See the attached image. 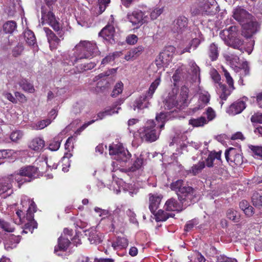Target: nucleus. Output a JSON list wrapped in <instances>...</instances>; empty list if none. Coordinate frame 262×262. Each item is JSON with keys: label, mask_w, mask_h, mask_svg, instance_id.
Listing matches in <instances>:
<instances>
[{"label": "nucleus", "mask_w": 262, "mask_h": 262, "mask_svg": "<svg viewBox=\"0 0 262 262\" xmlns=\"http://www.w3.org/2000/svg\"><path fill=\"white\" fill-rule=\"evenodd\" d=\"M74 51L72 55H69V61L66 62L70 66L74 65L79 59L91 58L99 53L96 44L87 40L80 41L75 47Z\"/></svg>", "instance_id": "nucleus-1"}, {"label": "nucleus", "mask_w": 262, "mask_h": 262, "mask_svg": "<svg viewBox=\"0 0 262 262\" xmlns=\"http://www.w3.org/2000/svg\"><path fill=\"white\" fill-rule=\"evenodd\" d=\"M184 181H173L170 188L174 191L180 201L185 205H189L195 201L196 192L193 188L183 183Z\"/></svg>", "instance_id": "nucleus-2"}, {"label": "nucleus", "mask_w": 262, "mask_h": 262, "mask_svg": "<svg viewBox=\"0 0 262 262\" xmlns=\"http://www.w3.org/2000/svg\"><path fill=\"white\" fill-rule=\"evenodd\" d=\"M189 90L185 86L181 89L179 96L170 94L164 101V107L165 110H170L176 108L183 109L188 105V96Z\"/></svg>", "instance_id": "nucleus-3"}, {"label": "nucleus", "mask_w": 262, "mask_h": 262, "mask_svg": "<svg viewBox=\"0 0 262 262\" xmlns=\"http://www.w3.org/2000/svg\"><path fill=\"white\" fill-rule=\"evenodd\" d=\"M160 77L157 78L151 84L146 93L136 99L133 104V108L134 111L137 110L139 111V110L148 107L149 105V100L152 98L153 95L160 84Z\"/></svg>", "instance_id": "nucleus-4"}, {"label": "nucleus", "mask_w": 262, "mask_h": 262, "mask_svg": "<svg viewBox=\"0 0 262 262\" xmlns=\"http://www.w3.org/2000/svg\"><path fill=\"white\" fill-rule=\"evenodd\" d=\"M156 124L153 120H148L145 126L138 130L140 138L143 141L152 142L156 141L159 136L156 129Z\"/></svg>", "instance_id": "nucleus-5"}, {"label": "nucleus", "mask_w": 262, "mask_h": 262, "mask_svg": "<svg viewBox=\"0 0 262 262\" xmlns=\"http://www.w3.org/2000/svg\"><path fill=\"white\" fill-rule=\"evenodd\" d=\"M39 174L40 171L37 167L27 165L22 166L18 170L10 174L8 178L10 179H16L17 176H20L26 177L30 179H36L38 178Z\"/></svg>", "instance_id": "nucleus-6"}, {"label": "nucleus", "mask_w": 262, "mask_h": 262, "mask_svg": "<svg viewBox=\"0 0 262 262\" xmlns=\"http://www.w3.org/2000/svg\"><path fill=\"white\" fill-rule=\"evenodd\" d=\"M109 152L114 156V159L120 163H126L130 158V154L121 144H113L110 146Z\"/></svg>", "instance_id": "nucleus-7"}, {"label": "nucleus", "mask_w": 262, "mask_h": 262, "mask_svg": "<svg viewBox=\"0 0 262 262\" xmlns=\"http://www.w3.org/2000/svg\"><path fill=\"white\" fill-rule=\"evenodd\" d=\"M198 13L203 15H213L219 11V6L215 0H198Z\"/></svg>", "instance_id": "nucleus-8"}, {"label": "nucleus", "mask_w": 262, "mask_h": 262, "mask_svg": "<svg viewBox=\"0 0 262 262\" xmlns=\"http://www.w3.org/2000/svg\"><path fill=\"white\" fill-rule=\"evenodd\" d=\"M41 14L43 17H46L48 19V23L53 28V29L57 33L59 37L62 38L63 35V32L62 27L58 21L56 19L55 15L50 10L46 14L43 8H41Z\"/></svg>", "instance_id": "nucleus-9"}, {"label": "nucleus", "mask_w": 262, "mask_h": 262, "mask_svg": "<svg viewBox=\"0 0 262 262\" xmlns=\"http://www.w3.org/2000/svg\"><path fill=\"white\" fill-rule=\"evenodd\" d=\"M225 155L226 159L228 162L234 163L235 165H241L243 162L241 151L235 148L231 147L226 150Z\"/></svg>", "instance_id": "nucleus-10"}, {"label": "nucleus", "mask_w": 262, "mask_h": 262, "mask_svg": "<svg viewBox=\"0 0 262 262\" xmlns=\"http://www.w3.org/2000/svg\"><path fill=\"white\" fill-rule=\"evenodd\" d=\"M187 28V18L185 16H180L174 20L171 30L174 33L181 34L185 31Z\"/></svg>", "instance_id": "nucleus-11"}, {"label": "nucleus", "mask_w": 262, "mask_h": 262, "mask_svg": "<svg viewBox=\"0 0 262 262\" xmlns=\"http://www.w3.org/2000/svg\"><path fill=\"white\" fill-rule=\"evenodd\" d=\"M43 30L46 33L50 49L51 50L56 49L59 45L61 40L63 39V36L62 38L59 37V36L58 37L49 28L44 27Z\"/></svg>", "instance_id": "nucleus-12"}, {"label": "nucleus", "mask_w": 262, "mask_h": 262, "mask_svg": "<svg viewBox=\"0 0 262 262\" xmlns=\"http://www.w3.org/2000/svg\"><path fill=\"white\" fill-rule=\"evenodd\" d=\"M233 17L242 25L252 18L251 15L241 7H237L234 9Z\"/></svg>", "instance_id": "nucleus-13"}, {"label": "nucleus", "mask_w": 262, "mask_h": 262, "mask_svg": "<svg viewBox=\"0 0 262 262\" xmlns=\"http://www.w3.org/2000/svg\"><path fill=\"white\" fill-rule=\"evenodd\" d=\"M108 183L106 185L108 188L113 190L115 193L118 194L120 192L121 189L124 191L132 190L133 188L132 184H130V187L128 184L125 181H107Z\"/></svg>", "instance_id": "nucleus-14"}, {"label": "nucleus", "mask_w": 262, "mask_h": 262, "mask_svg": "<svg viewBox=\"0 0 262 262\" xmlns=\"http://www.w3.org/2000/svg\"><path fill=\"white\" fill-rule=\"evenodd\" d=\"M172 60V55L167 51L161 52L155 59V63L158 68L167 67Z\"/></svg>", "instance_id": "nucleus-15"}, {"label": "nucleus", "mask_w": 262, "mask_h": 262, "mask_svg": "<svg viewBox=\"0 0 262 262\" xmlns=\"http://www.w3.org/2000/svg\"><path fill=\"white\" fill-rule=\"evenodd\" d=\"M243 25L244 26V29L246 30V34H245L246 38L251 37L259 31L260 28L259 24L257 21H253L252 18Z\"/></svg>", "instance_id": "nucleus-16"}, {"label": "nucleus", "mask_w": 262, "mask_h": 262, "mask_svg": "<svg viewBox=\"0 0 262 262\" xmlns=\"http://www.w3.org/2000/svg\"><path fill=\"white\" fill-rule=\"evenodd\" d=\"M34 213L27 210L25 217L28 223L25 224L22 233H27L28 231L32 233L33 230L37 228V223L34 220Z\"/></svg>", "instance_id": "nucleus-17"}, {"label": "nucleus", "mask_w": 262, "mask_h": 262, "mask_svg": "<svg viewBox=\"0 0 262 262\" xmlns=\"http://www.w3.org/2000/svg\"><path fill=\"white\" fill-rule=\"evenodd\" d=\"M144 15L141 11H134L127 15V18L133 25L136 26V28H138L143 23Z\"/></svg>", "instance_id": "nucleus-18"}, {"label": "nucleus", "mask_w": 262, "mask_h": 262, "mask_svg": "<svg viewBox=\"0 0 262 262\" xmlns=\"http://www.w3.org/2000/svg\"><path fill=\"white\" fill-rule=\"evenodd\" d=\"M114 34L115 28L113 26L111 25L105 26L99 33L100 36H102L105 40L112 44L115 42Z\"/></svg>", "instance_id": "nucleus-19"}, {"label": "nucleus", "mask_w": 262, "mask_h": 262, "mask_svg": "<svg viewBox=\"0 0 262 262\" xmlns=\"http://www.w3.org/2000/svg\"><path fill=\"white\" fill-rule=\"evenodd\" d=\"M245 102L243 100H237L233 103L227 109V112L231 115H235L241 113L246 108Z\"/></svg>", "instance_id": "nucleus-20"}, {"label": "nucleus", "mask_w": 262, "mask_h": 262, "mask_svg": "<svg viewBox=\"0 0 262 262\" xmlns=\"http://www.w3.org/2000/svg\"><path fill=\"white\" fill-rule=\"evenodd\" d=\"M238 34V27L235 26H230L228 29L221 31L220 33V36L224 41L237 37Z\"/></svg>", "instance_id": "nucleus-21"}, {"label": "nucleus", "mask_w": 262, "mask_h": 262, "mask_svg": "<svg viewBox=\"0 0 262 262\" xmlns=\"http://www.w3.org/2000/svg\"><path fill=\"white\" fill-rule=\"evenodd\" d=\"M225 41V43L229 47H231L235 49H237L242 52H244V49L243 46L244 45V40L240 37L237 36L227 39Z\"/></svg>", "instance_id": "nucleus-22"}, {"label": "nucleus", "mask_w": 262, "mask_h": 262, "mask_svg": "<svg viewBox=\"0 0 262 262\" xmlns=\"http://www.w3.org/2000/svg\"><path fill=\"white\" fill-rule=\"evenodd\" d=\"M70 244V239L68 237H64L61 235L58 239V245L55 247L54 252L57 253L58 255H60L59 253H57L59 251H66Z\"/></svg>", "instance_id": "nucleus-23"}, {"label": "nucleus", "mask_w": 262, "mask_h": 262, "mask_svg": "<svg viewBox=\"0 0 262 262\" xmlns=\"http://www.w3.org/2000/svg\"><path fill=\"white\" fill-rule=\"evenodd\" d=\"M144 48L142 46L134 48L129 50L124 56V59L127 60H133L139 57L143 52Z\"/></svg>", "instance_id": "nucleus-24"}, {"label": "nucleus", "mask_w": 262, "mask_h": 262, "mask_svg": "<svg viewBox=\"0 0 262 262\" xmlns=\"http://www.w3.org/2000/svg\"><path fill=\"white\" fill-rule=\"evenodd\" d=\"M88 239L92 244H99L102 241L103 235L95 229H92L89 232Z\"/></svg>", "instance_id": "nucleus-25"}, {"label": "nucleus", "mask_w": 262, "mask_h": 262, "mask_svg": "<svg viewBox=\"0 0 262 262\" xmlns=\"http://www.w3.org/2000/svg\"><path fill=\"white\" fill-rule=\"evenodd\" d=\"M161 201V197L160 196L149 194V208L153 214H155V211L158 209Z\"/></svg>", "instance_id": "nucleus-26"}, {"label": "nucleus", "mask_w": 262, "mask_h": 262, "mask_svg": "<svg viewBox=\"0 0 262 262\" xmlns=\"http://www.w3.org/2000/svg\"><path fill=\"white\" fill-rule=\"evenodd\" d=\"M181 205L173 198L167 200L165 204V208L167 211H180L181 210Z\"/></svg>", "instance_id": "nucleus-27"}, {"label": "nucleus", "mask_w": 262, "mask_h": 262, "mask_svg": "<svg viewBox=\"0 0 262 262\" xmlns=\"http://www.w3.org/2000/svg\"><path fill=\"white\" fill-rule=\"evenodd\" d=\"M128 245V240L123 237H118L115 241L112 243V247L115 250L125 249Z\"/></svg>", "instance_id": "nucleus-28"}, {"label": "nucleus", "mask_w": 262, "mask_h": 262, "mask_svg": "<svg viewBox=\"0 0 262 262\" xmlns=\"http://www.w3.org/2000/svg\"><path fill=\"white\" fill-rule=\"evenodd\" d=\"M45 141L40 138L33 139L29 144V147L37 151H41L45 146Z\"/></svg>", "instance_id": "nucleus-29"}, {"label": "nucleus", "mask_w": 262, "mask_h": 262, "mask_svg": "<svg viewBox=\"0 0 262 262\" xmlns=\"http://www.w3.org/2000/svg\"><path fill=\"white\" fill-rule=\"evenodd\" d=\"M208 55L211 61H215L219 55V48L215 43H211L208 49Z\"/></svg>", "instance_id": "nucleus-30"}, {"label": "nucleus", "mask_w": 262, "mask_h": 262, "mask_svg": "<svg viewBox=\"0 0 262 262\" xmlns=\"http://www.w3.org/2000/svg\"><path fill=\"white\" fill-rule=\"evenodd\" d=\"M199 37H195L193 38L190 43V46L188 47H187L185 48L181 52V54L184 53L185 52H190V49L191 47H193L194 49H195L200 44V43L204 40V38L203 36V35L200 33L199 32Z\"/></svg>", "instance_id": "nucleus-31"}, {"label": "nucleus", "mask_w": 262, "mask_h": 262, "mask_svg": "<svg viewBox=\"0 0 262 262\" xmlns=\"http://www.w3.org/2000/svg\"><path fill=\"white\" fill-rule=\"evenodd\" d=\"M234 71L239 73L240 80L243 81V77L249 75L250 73V68L248 62H244L241 67H236V69H234Z\"/></svg>", "instance_id": "nucleus-32"}, {"label": "nucleus", "mask_w": 262, "mask_h": 262, "mask_svg": "<svg viewBox=\"0 0 262 262\" xmlns=\"http://www.w3.org/2000/svg\"><path fill=\"white\" fill-rule=\"evenodd\" d=\"M210 100V95L208 92L205 93H201L199 95V105L198 107L194 108V111H196L203 108L207 103H209Z\"/></svg>", "instance_id": "nucleus-33"}, {"label": "nucleus", "mask_w": 262, "mask_h": 262, "mask_svg": "<svg viewBox=\"0 0 262 262\" xmlns=\"http://www.w3.org/2000/svg\"><path fill=\"white\" fill-rule=\"evenodd\" d=\"M20 240V237L19 235L15 236L14 235H11L9 238V241L5 243V248L7 250L9 251L14 248H15L16 244L19 242Z\"/></svg>", "instance_id": "nucleus-34"}, {"label": "nucleus", "mask_w": 262, "mask_h": 262, "mask_svg": "<svg viewBox=\"0 0 262 262\" xmlns=\"http://www.w3.org/2000/svg\"><path fill=\"white\" fill-rule=\"evenodd\" d=\"M17 24L14 20H9L4 24L3 29L5 33L12 34L16 30Z\"/></svg>", "instance_id": "nucleus-35"}, {"label": "nucleus", "mask_w": 262, "mask_h": 262, "mask_svg": "<svg viewBox=\"0 0 262 262\" xmlns=\"http://www.w3.org/2000/svg\"><path fill=\"white\" fill-rule=\"evenodd\" d=\"M154 214L156 216V220L157 222L165 221L169 217H172L174 215L172 213H168L161 209L159 210L158 212Z\"/></svg>", "instance_id": "nucleus-36"}, {"label": "nucleus", "mask_w": 262, "mask_h": 262, "mask_svg": "<svg viewBox=\"0 0 262 262\" xmlns=\"http://www.w3.org/2000/svg\"><path fill=\"white\" fill-rule=\"evenodd\" d=\"M226 61L229 62L231 66L234 69H236L238 67L239 58V57L233 54H227L224 56Z\"/></svg>", "instance_id": "nucleus-37"}, {"label": "nucleus", "mask_w": 262, "mask_h": 262, "mask_svg": "<svg viewBox=\"0 0 262 262\" xmlns=\"http://www.w3.org/2000/svg\"><path fill=\"white\" fill-rule=\"evenodd\" d=\"M24 37L28 45L34 46L36 43V38L34 33L31 30H27L24 33Z\"/></svg>", "instance_id": "nucleus-38"}, {"label": "nucleus", "mask_w": 262, "mask_h": 262, "mask_svg": "<svg viewBox=\"0 0 262 262\" xmlns=\"http://www.w3.org/2000/svg\"><path fill=\"white\" fill-rule=\"evenodd\" d=\"M208 122L204 116H201L196 119H191L189 120V124L193 127H201Z\"/></svg>", "instance_id": "nucleus-39"}, {"label": "nucleus", "mask_w": 262, "mask_h": 262, "mask_svg": "<svg viewBox=\"0 0 262 262\" xmlns=\"http://www.w3.org/2000/svg\"><path fill=\"white\" fill-rule=\"evenodd\" d=\"M19 85L21 89L26 92H33L34 90L33 86L26 79H21L18 82Z\"/></svg>", "instance_id": "nucleus-40"}, {"label": "nucleus", "mask_w": 262, "mask_h": 262, "mask_svg": "<svg viewBox=\"0 0 262 262\" xmlns=\"http://www.w3.org/2000/svg\"><path fill=\"white\" fill-rule=\"evenodd\" d=\"M226 216L228 219L234 222H238L239 220V216L237 211L233 209H229L226 212Z\"/></svg>", "instance_id": "nucleus-41"}, {"label": "nucleus", "mask_w": 262, "mask_h": 262, "mask_svg": "<svg viewBox=\"0 0 262 262\" xmlns=\"http://www.w3.org/2000/svg\"><path fill=\"white\" fill-rule=\"evenodd\" d=\"M223 75L226 78V81L228 83L229 86L232 90L234 89V81L229 72L223 67L222 68Z\"/></svg>", "instance_id": "nucleus-42"}, {"label": "nucleus", "mask_w": 262, "mask_h": 262, "mask_svg": "<svg viewBox=\"0 0 262 262\" xmlns=\"http://www.w3.org/2000/svg\"><path fill=\"white\" fill-rule=\"evenodd\" d=\"M61 142V140L59 138H54L49 143V149L52 151L57 150L60 146Z\"/></svg>", "instance_id": "nucleus-43"}, {"label": "nucleus", "mask_w": 262, "mask_h": 262, "mask_svg": "<svg viewBox=\"0 0 262 262\" xmlns=\"http://www.w3.org/2000/svg\"><path fill=\"white\" fill-rule=\"evenodd\" d=\"M123 84L121 81H119L117 82L113 90L112 93L111 94V96L113 97H116L119 94H120L123 91Z\"/></svg>", "instance_id": "nucleus-44"}, {"label": "nucleus", "mask_w": 262, "mask_h": 262, "mask_svg": "<svg viewBox=\"0 0 262 262\" xmlns=\"http://www.w3.org/2000/svg\"><path fill=\"white\" fill-rule=\"evenodd\" d=\"M261 195L258 192H254L252 196V202L255 207H260L262 206V201L261 200Z\"/></svg>", "instance_id": "nucleus-45"}, {"label": "nucleus", "mask_w": 262, "mask_h": 262, "mask_svg": "<svg viewBox=\"0 0 262 262\" xmlns=\"http://www.w3.org/2000/svg\"><path fill=\"white\" fill-rule=\"evenodd\" d=\"M205 167V163L204 161L199 162L198 164L193 165L191 168V171L193 175H196L200 173Z\"/></svg>", "instance_id": "nucleus-46"}, {"label": "nucleus", "mask_w": 262, "mask_h": 262, "mask_svg": "<svg viewBox=\"0 0 262 262\" xmlns=\"http://www.w3.org/2000/svg\"><path fill=\"white\" fill-rule=\"evenodd\" d=\"M219 86L222 91L220 94V98L222 100H226L227 97L230 95V92L225 85L219 83Z\"/></svg>", "instance_id": "nucleus-47"}, {"label": "nucleus", "mask_w": 262, "mask_h": 262, "mask_svg": "<svg viewBox=\"0 0 262 262\" xmlns=\"http://www.w3.org/2000/svg\"><path fill=\"white\" fill-rule=\"evenodd\" d=\"M166 115L164 113H160L156 117V122L160 123L159 127L162 128L164 126L165 122L166 121Z\"/></svg>", "instance_id": "nucleus-48"}, {"label": "nucleus", "mask_w": 262, "mask_h": 262, "mask_svg": "<svg viewBox=\"0 0 262 262\" xmlns=\"http://www.w3.org/2000/svg\"><path fill=\"white\" fill-rule=\"evenodd\" d=\"M116 54L115 53L110 54L106 56L105 58H104L101 62V65L105 66V64L111 63V62L114 61L116 58Z\"/></svg>", "instance_id": "nucleus-49"}, {"label": "nucleus", "mask_w": 262, "mask_h": 262, "mask_svg": "<svg viewBox=\"0 0 262 262\" xmlns=\"http://www.w3.org/2000/svg\"><path fill=\"white\" fill-rule=\"evenodd\" d=\"M163 8H156L152 10L150 13V17L151 19H157L163 12Z\"/></svg>", "instance_id": "nucleus-50"}, {"label": "nucleus", "mask_w": 262, "mask_h": 262, "mask_svg": "<svg viewBox=\"0 0 262 262\" xmlns=\"http://www.w3.org/2000/svg\"><path fill=\"white\" fill-rule=\"evenodd\" d=\"M199 223L198 221L196 219H193L187 222L185 226V230L187 232L190 231L193 228Z\"/></svg>", "instance_id": "nucleus-51"}, {"label": "nucleus", "mask_w": 262, "mask_h": 262, "mask_svg": "<svg viewBox=\"0 0 262 262\" xmlns=\"http://www.w3.org/2000/svg\"><path fill=\"white\" fill-rule=\"evenodd\" d=\"M51 123V120L49 119L43 120L37 122L36 124L37 129H41L47 126Z\"/></svg>", "instance_id": "nucleus-52"}, {"label": "nucleus", "mask_w": 262, "mask_h": 262, "mask_svg": "<svg viewBox=\"0 0 262 262\" xmlns=\"http://www.w3.org/2000/svg\"><path fill=\"white\" fill-rule=\"evenodd\" d=\"M23 136V133L20 130H16L11 133L10 139L12 141L16 142L20 140Z\"/></svg>", "instance_id": "nucleus-53"}, {"label": "nucleus", "mask_w": 262, "mask_h": 262, "mask_svg": "<svg viewBox=\"0 0 262 262\" xmlns=\"http://www.w3.org/2000/svg\"><path fill=\"white\" fill-rule=\"evenodd\" d=\"M11 185L7 183L6 181L4 182H0V195L6 192L8 190L10 189Z\"/></svg>", "instance_id": "nucleus-54"}, {"label": "nucleus", "mask_w": 262, "mask_h": 262, "mask_svg": "<svg viewBox=\"0 0 262 262\" xmlns=\"http://www.w3.org/2000/svg\"><path fill=\"white\" fill-rule=\"evenodd\" d=\"M126 214L129 217L130 223L134 224H138V221L136 218V214L131 209H128L126 211Z\"/></svg>", "instance_id": "nucleus-55"}, {"label": "nucleus", "mask_w": 262, "mask_h": 262, "mask_svg": "<svg viewBox=\"0 0 262 262\" xmlns=\"http://www.w3.org/2000/svg\"><path fill=\"white\" fill-rule=\"evenodd\" d=\"M251 121L253 123H262V113H256L251 117Z\"/></svg>", "instance_id": "nucleus-56"}, {"label": "nucleus", "mask_w": 262, "mask_h": 262, "mask_svg": "<svg viewBox=\"0 0 262 262\" xmlns=\"http://www.w3.org/2000/svg\"><path fill=\"white\" fill-rule=\"evenodd\" d=\"M190 66L191 67V72L193 73V75L195 76H197L198 75L199 76L200 70L195 62L193 61H191L190 62Z\"/></svg>", "instance_id": "nucleus-57"}, {"label": "nucleus", "mask_w": 262, "mask_h": 262, "mask_svg": "<svg viewBox=\"0 0 262 262\" xmlns=\"http://www.w3.org/2000/svg\"><path fill=\"white\" fill-rule=\"evenodd\" d=\"M250 149L255 155L262 158V146L251 145Z\"/></svg>", "instance_id": "nucleus-58"}, {"label": "nucleus", "mask_w": 262, "mask_h": 262, "mask_svg": "<svg viewBox=\"0 0 262 262\" xmlns=\"http://www.w3.org/2000/svg\"><path fill=\"white\" fill-rule=\"evenodd\" d=\"M94 211L99 213V216L102 217H105L109 214V211L107 210L102 209L98 207L94 208Z\"/></svg>", "instance_id": "nucleus-59"}, {"label": "nucleus", "mask_w": 262, "mask_h": 262, "mask_svg": "<svg viewBox=\"0 0 262 262\" xmlns=\"http://www.w3.org/2000/svg\"><path fill=\"white\" fill-rule=\"evenodd\" d=\"M205 113L207 117L208 122L212 120L215 117V113L211 107H208Z\"/></svg>", "instance_id": "nucleus-60"}, {"label": "nucleus", "mask_w": 262, "mask_h": 262, "mask_svg": "<svg viewBox=\"0 0 262 262\" xmlns=\"http://www.w3.org/2000/svg\"><path fill=\"white\" fill-rule=\"evenodd\" d=\"M24 50L23 46L21 45H18L15 47L12 51L13 55L15 57H17L20 55Z\"/></svg>", "instance_id": "nucleus-61"}, {"label": "nucleus", "mask_w": 262, "mask_h": 262, "mask_svg": "<svg viewBox=\"0 0 262 262\" xmlns=\"http://www.w3.org/2000/svg\"><path fill=\"white\" fill-rule=\"evenodd\" d=\"M0 227H1L3 230L7 232H12L14 231V228L12 227L9 223L6 222L4 221H3Z\"/></svg>", "instance_id": "nucleus-62"}, {"label": "nucleus", "mask_w": 262, "mask_h": 262, "mask_svg": "<svg viewBox=\"0 0 262 262\" xmlns=\"http://www.w3.org/2000/svg\"><path fill=\"white\" fill-rule=\"evenodd\" d=\"M98 2L99 4L100 13H101L105 10L107 5L110 2V0H98Z\"/></svg>", "instance_id": "nucleus-63"}, {"label": "nucleus", "mask_w": 262, "mask_h": 262, "mask_svg": "<svg viewBox=\"0 0 262 262\" xmlns=\"http://www.w3.org/2000/svg\"><path fill=\"white\" fill-rule=\"evenodd\" d=\"M217 262H237V260L226 256H220L218 257Z\"/></svg>", "instance_id": "nucleus-64"}]
</instances>
